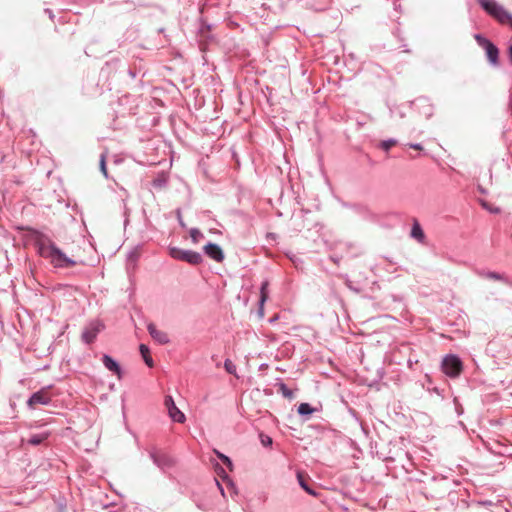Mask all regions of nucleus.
Returning a JSON list of instances; mask_svg holds the SVG:
<instances>
[{
    "mask_svg": "<svg viewBox=\"0 0 512 512\" xmlns=\"http://www.w3.org/2000/svg\"><path fill=\"white\" fill-rule=\"evenodd\" d=\"M36 245L39 254L50 261L55 268H68L74 266L76 261L66 256V254L56 246L48 236L41 234L37 240Z\"/></svg>",
    "mask_w": 512,
    "mask_h": 512,
    "instance_id": "1",
    "label": "nucleus"
},
{
    "mask_svg": "<svg viewBox=\"0 0 512 512\" xmlns=\"http://www.w3.org/2000/svg\"><path fill=\"white\" fill-rule=\"evenodd\" d=\"M481 9L500 25L512 30V14L496 0H476Z\"/></svg>",
    "mask_w": 512,
    "mask_h": 512,
    "instance_id": "2",
    "label": "nucleus"
},
{
    "mask_svg": "<svg viewBox=\"0 0 512 512\" xmlns=\"http://www.w3.org/2000/svg\"><path fill=\"white\" fill-rule=\"evenodd\" d=\"M121 67L122 60L118 58L107 61L100 70V78L108 82L109 86L120 84Z\"/></svg>",
    "mask_w": 512,
    "mask_h": 512,
    "instance_id": "3",
    "label": "nucleus"
},
{
    "mask_svg": "<svg viewBox=\"0 0 512 512\" xmlns=\"http://www.w3.org/2000/svg\"><path fill=\"white\" fill-rule=\"evenodd\" d=\"M474 39L477 44L485 51L486 58L492 67H499V54L498 47L488 38L482 34H475Z\"/></svg>",
    "mask_w": 512,
    "mask_h": 512,
    "instance_id": "4",
    "label": "nucleus"
},
{
    "mask_svg": "<svg viewBox=\"0 0 512 512\" xmlns=\"http://www.w3.org/2000/svg\"><path fill=\"white\" fill-rule=\"evenodd\" d=\"M441 368L445 375L450 378H455L462 372L463 363L459 356L455 354H448L443 358Z\"/></svg>",
    "mask_w": 512,
    "mask_h": 512,
    "instance_id": "5",
    "label": "nucleus"
},
{
    "mask_svg": "<svg viewBox=\"0 0 512 512\" xmlns=\"http://www.w3.org/2000/svg\"><path fill=\"white\" fill-rule=\"evenodd\" d=\"M169 255L176 260L184 261L191 265H198L203 261L202 255L199 252L184 250L178 247H170Z\"/></svg>",
    "mask_w": 512,
    "mask_h": 512,
    "instance_id": "6",
    "label": "nucleus"
},
{
    "mask_svg": "<svg viewBox=\"0 0 512 512\" xmlns=\"http://www.w3.org/2000/svg\"><path fill=\"white\" fill-rule=\"evenodd\" d=\"M51 386L43 387L40 390L34 392L27 400V407L29 409H35L37 405H50L52 398L48 394V389Z\"/></svg>",
    "mask_w": 512,
    "mask_h": 512,
    "instance_id": "7",
    "label": "nucleus"
},
{
    "mask_svg": "<svg viewBox=\"0 0 512 512\" xmlns=\"http://www.w3.org/2000/svg\"><path fill=\"white\" fill-rule=\"evenodd\" d=\"M164 405L172 421L176 423H184L186 421L185 414L176 406L172 396H165Z\"/></svg>",
    "mask_w": 512,
    "mask_h": 512,
    "instance_id": "8",
    "label": "nucleus"
},
{
    "mask_svg": "<svg viewBox=\"0 0 512 512\" xmlns=\"http://www.w3.org/2000/svg\"><path fill=\"white\" fill-rule=\"evenodd\" d=\"M410 105L426 119L431 118L434 113V107L427 97H418Z\"/></svg>",
    "mask_w": 512,
    "mask_h": 512,
    "instance_id": "9",
    "label": "nucleus"
},
{
    "mask_svg": "<svg viewBox=\"0 0 512 512\" xmlns=\"http://www.w3.org/2000/svg\"><path fill=\"white\" fill-rule=\"evenodd\" d=\"M103 328L104 325L100 321L91 322L82 332V341L86 344L93 343Z\"/></svg>",
    "mask_w": 512,
    "mask_h": 512,
    "instance_id": "10",
    "label": "nucleus"
},
{
    "mask_svg": "<svg viewBox=\"0 0 512 512\" xmlns=\"http://www.w3.org/2000/svg\"><path fill=\"white\" fill-rule=\"evenodd\" d=\"M149 456H150L151 460L153 461V463L161 470L168 469V468L172 467L174 464L173 459L165 453H158L156 451H151L149 453Z\"/></svg>",
    "mask_w": 512,
    "mask_h": 512,
    "instance_id": "11",
    "label": "nucleus"
},
{
    "mask_svg": "<svg viewBox=\"0 0 512 512\" xmlns=\"http://www.w3.org/2000/svg\"><path fill=\"white\" fill-rule=\"evenodd\" d=\"M204 253L211 259H213L216 262H221L224 259V252L222 248L213 242H208L204 246Z\"/></svg>",
    "mask_w": 512,
    "mask_h": 512,
    "instance_id": "12",
    "label": "nucleus"
},
{
    "mask_svg": "<svg viewBox=\"0 0 512 512\" xmlns=\"http://www.w3.org/2000/svg\"><path fill=\"white\" fill-rule=\"evenodd\" d=\"M149 335L160 345H166L170 342L168 334L164 331L158 330L154 323L147 325Z\"/></svg>",
    "mask_w": 512,
    "mask_h": 512,
    "instance_id": "13",
    "label": "nucleus"
},
{
    "mask_svg": "<svg viewBox=\"0 0 512 512\" xmlns=\"http://www.w3.org/2000/svg\"><path fill=\"white\" fill-rule=\"evenodd\" d=\"M141 73V69L131 67L125 61H122L120 83H126L128 80H134L138 74Z\"/></svg>",
    "mask_w": 512,
    "mask_h": 512,
    "instance_id": "14",
    "label": "nucleus"
},
{
    "mask_svg": "<svg viewBox=\"0 0 512 512\" xmlns=\"http://www.w3.org/2000/svg\"><path fill=\"white\" fill-rule=\"evenodd\" d=\"M102 363L104 367L109 370L110 372L117 375V377L120 379L122 376V368L117 360H115L113 357H111L108 354H104L102 356Z\"/></svg>",
    "mask_w": 512,
    "mask_h": 512,
    "instance_id": "15",
    "label": "nucleus"
},
{
    "mask_svg": "<svg viewBox=\"0 0 512 512\" xmlns=\"http://www.w3.org/2000/svg\"><path fill=\"white\" fill-rule=\"evenodd\" d=\"M477 274L481 277H485L492 280L501 281L509 286H512V281L505 275L494 271L479 270Z\"/></svg>",
    "mask_w": 512,
    "mask_h": 512,
    "instance_id": "16",
    "label": "nucleus"
},
{
    "mask_svg": "<svg viewBox=\"0 0 512 512\" xmlns=\"http://www.w3.org/2000/svg\"><path fill=\"white\" fill-rule=\"evenodd\" d=\"M410 236L412 238H414L415 240H417L419 243H423L425 240V233H424L420 223L416 219H414V221H413Z\"/></svg>",
    "mask_w": 512,
    "mask_h": 512,
    "instance_id": "17",
    "label": "nucleus"
},
{
    "mask_svg": "<svg viewBox=\"0 0 512 512\" xmlns=\"http://www.w3.org/2000/svg\"><path fill=\"white\" fill-rule=\"evenodd\" d=\"M296 478L299 486L309 495L317 496V492L308 484L305 475L301 471H297Z\"/></svg>",
    "mask_w": 512,
    "mask_h": 512,
    "instance_id": "18",
    "label": "nucleus"
},
{
    "mask_svg": "<svg viewBox=\"0 0 512 512\" xmlns=\"http://www.w3.org/2000/svg\"><path fill=\"white\" fill-rule=\"evenodd\" d=\"M50 432L45 431L39 434H33L30 436V438L27 440V443L32 446H38L42 444L45 440H47L50 436Z\"/></svg>",
    "mask_w": 512,
    "mask_h": 512,
    "instance_id": "19",
    "label": "nucleus"
},
{
    "mask_svg": "<svg viewBox=\"0 0 512 512\" xmlns=\"http://www.w3.org/2000/svg\"><path fill=\"white\" fill-rule=\"evenodd\" d=\"M139 351L141 353V356H142L145 364L148 367H153L154 361H153L152 357L150 356V349H149V347L147 345H145V344H140Z\"/></svg>",
    "mask_w": 512,
    "mask_h": 512,
    "instance_id": "20",
    "label": "nucleus"
},
{
    "mask_svg": "<svg viewBox=\"0 0 512 512\" xmlns=\"http://www.w3.org/2000/svg\"><path fill=\"white\" fill-rule=\"evenodd\" d=\"M315 411L316 409L306 402L301 403L297 409L298 414L306 419H308Z\"/></svg>",
    "mask_w": 512,
    "mask_h": 512,
    "instance_id": "21",
    "label": "nucleus"
},
{
    "mask_svg": "<svg viewBox=\"0 0 512 512\" xmlns=\"http://www.w3.org/2000/svg\"><path fill=\"white\" fill-rule=\"evenodd\" d=\"M214 453L215 455L217 456V458L219 460L222 461V463L230 470L232 471L233 468H234V465H233V462L232 460L230 459V457H228L227 455L223 454L222 452H220L219 450L217 449H214Z\"/></svg>",
    "mask_w": 512,
    "mask_h": 512,
    "instance_id": "22",
    "label": "nucleus"
},
{
    "mask_svg": "<svg viewBox=\"0 0 512 512\" xmlns=\"http://www.w3.org/2000/svg\"><path fill=\"white\" fill-rule=\"evenodd\" d=\"M278 386V391L282 394L283 397L287 398V399H293L294 398V392L288 388V386L283 383V382H280L277 384Z\"/></svg>",
    "mask_w": 512,
    "mask_h": 512,
    "instance_id": "23",
    "label": "nucleus"
},
{
    "mask_svg": "<svg viewBox=\"0 0 512 512\" xmlns=\"http://www.w3.org/2000/svg\"><path fill=\"white\" fill-rule=\"evenodd\" d=\"M167 177L164 174L158 175L155 179L152 181V186L154 188L162 189L166 187L167 185Z\"/></svg>",
    "mask_w": 512,
    "mask_h": 512,
    "instance_id": "24",
    "label": "nucleus"
},
{
    "mask_svg": "<svg viewBox=\"0 0 512 512\" xmlns=\"http://www.w3.org/2000/svg\"><path fill=\"white\" fill-rule=\"evenodd\" d=\"M189 234L192 242L195 244L204 238L203 233L198 228H191Z\"/></svg>",
    "mask_w": 512,
    "mask_h": 512,
    "instance_id": "25",
    "label": "nucleus"
},
{
    "mask_svg": "<svg viewBox=\"0 0 512 512\" xmlns=\"http://www.w3.org/2000/svg\"><path fill=\"white\" fill-rule=\"evenodd\" d=\"M397 144V140L395 138H389L387 140H383L380 143V148L384 151H388L392 146Z\"/></svg>",
    "mask_w": 512,
    "mask_h": 512,
    "instance_id": "26",
    "label": "nucleus"
},
{
    "mask_svg": "<svg viewBox=\"0 0 512 512\" xmlns=\"http://www.w3.org/2000/svg\"><path fill=\"white\" fill-rule=\"evenodd\" d=\"M218 475L222 478L223 481L227 482L228 485H230L232 488H234V483L230 479V477L226 474L224 469L222 467L217 468Z\"/></svg>",
    "mask_w": 512,
    "mask_h": 512,
    "instance_id": "27",
    "label": "nucleus"
},
{
    "mask_svg": "<svg viewBox=\"0 0 512 512\" xmlns=\"http://www.w3.org/2000/svg\"><path fill=\"white\" fill-rule=\"evenodd\" d=\"M224 368L225 370L229 373V374H232V375H235L236 374V366L235 364L229 360V359H226L224 361Z\"/></svg>",
    "mask_w": 512,
    "mask_h": 512,
    "instance_id": "28",
    "label": "nucleus"
},
{
    "mask_svg": "<svg viewBox=\"0 0 512 512\" xmlns=\"http://www.w3.org/2000/svg\"><path fill=\"white\" fill-rule=\"evenodd\" d=\"M480 204L481 206L486 209L487 211H489L490 213H493V214H498L500 212V208L498 207H492L488 202H486L485 200H481L480 201Z\"/></svg>",
    "mask_w": 512,
    "mask_h": 512,
    "instance_id": "29",
    "label": "nucleus"
},
{
    "mask_svg": "<svg viewBox=\"0 0 512 512\" xmlns=\"http://www.w3.org/2000/svg\"><path fill=\"white\" fill-rule=\"evenodd\" d=\"M267 286H268V282H263L261 284V288H260V304L261 305L266 301V299L268 297L267 292H266Z\"/></svg>",
    "mask_w": 512,
    "mask_h": 512,
    "instance_id": "30",
    "label": "nucleus"
},
{
    "mask_svg": "<svg viewBox=\"0 0 512 512\" xmlns=\"http://www.w3.org/2000/svg\"><path fill=\"white\" fill-rule=\"evenodd\" d=\"M99 166H100V170H101L102 174H103L106 178H108L105 154H101V156H100Z\"/></svg>",
    "mask_w": 512,
    "mask_h": 512,
    "instance_id": "31",
    "label": "nucleus"
},
{
    "mask_svg": "<svg viewBox=\"0 0 512 512\" xmlns=\"http://www.w3.org/2000/svg\"><path fill=\"white\" fill-rule=\"evenodd\" d=\"M331 0H321V3L311 5V8H313L316 11H322L326 9V7L330 4Z\"/></svg>",
    "mask_w": 512,
    "mask_h": 512,
    "instance_id": "32",
    "label": "nucleus"
},
{
    "mask_svg": "<svg viewBox=\"0 0 512 512\" xmlns=\"http://www.w3.org/2000/svg\"><path fill=\"white\" fill-rule=\"evenodd\" d=\"M260 439H261L262 445L265 446V447L271 446L272 443H273L272 438L267 436V435L261 434L260 435Z\"/></svg>",
    "mask_w": 512,
    "mask_h": 512,
    "instance_id": "33",
    "label": "nucleus"
},
{
    "mask_svg": "<svg viewBox=\"0 0 512 512\" xmlns=\"http://www.w3.org/2000/svg\"><path fill=\"white\" fill-rule=\"evenodd\" d=\"M342 205L346 208L354 209L357 212H362L364 210V208L358 204H349V203L344 202Z\"/></svg>",
    "mask_w": 512,
    "mask_h": 512,
    "instance_id": "34",
    "label": "nucleus"
},
{
    "mask_svg": "<svg viewBox=\"0 0 512 512\" xmlns=\"http://www.w3.org/2000/svg\"><path fill=\"white\" fill-rule=\"evenodd\" d=\"M137 259H138V253L137 252L130 251L128 253V261L129 262H134L135 263L137 261Z\"/></svg>",
    "mask_w": 512,
    "mask_h": 512,
    "instance_id": "35",
    "label": "nucleus"
},
{
    "mask_svg": "<svg viewBox=\"0 0 512 512\" xmlns=\"http://www.w3.org/2000/svg\"><path fill=\"white\" fill-rule=\"evenodd\" d=\"M389 110H390L391 115H393L395 113V110L392 107H389ZM396 112H397V114H398V116L400 118H404L405 117V112L402 111L401 109L397 108Z\"/></svg>",
    "mask_w": 512,
    "mask_h": 512,
    "instance_id": "36",
    "label": "nucleus"
},
{
    "mask_svg": "<svg viewBox=\"0 0 512 512\" xmlns=\"http://www.w3.org/2000/svg\"><path fill=\"white\" fill-rule=\"evenodd\" d=\"M176 214H177V219H178L179 225L181 227H185V224H184L183 219H182L181 210L177 209Z\"/></svg>",
    "mask_w": 512,
    "mask_h": 512,
    "instance_id": "37",
    "label": "nucleus"
},
{
    "mask_svg": "<svg viewBox=\"0 0 512 512\" xmlns=\"http://www.w3.org/2000/svg\"><path fill=\"white\" fill-rule=\"evenodd\" d=\"M454 403L456 405V412L458 415L463 413V408L458 404L457 398H454Z\"/></svg>",
    "mask_w": 512,
    "mask_h": 512,
    "instance_id": "38",
    "label": "nucleus"
},
{
    "mask_svg": "<svg viewBox=\"0 0 512 512\" xmlns=\"http://www.w3.org/2000/svg\"><path fill=\"white\" fill-rule=\"evenodd\" d=\"M409 147L415 150H422L423 147L420 143H410Z\"/></svg>",
    "mask_w": 512,
    "mask_h": 512,
    "instance_id": "39",
    "label": "nucleus"
},
{
    "mask_svg": "<svg viewBox=\"0 0 512 512\" xmlns=\"http://www.w3.org/2000/svg\"><path fill=\"white\" fill-rule=\"evenodd\" d=\"M346 285H347V287H348L350 290H352V291H354V292H357V293L359 292V289H358V288H355L354 286H352V284H351V281H350V280H347Z\"/></svg>",
    "mask_w": 512,
    "mask_h": 512,
    "instance_id": "40",
    "label": "nucleus"
},
{
    "mask_svg": "<svg viewBox=\"0 0 512 512\" xmlns=\"http://www.w3.org/2000/svg\"><path fill=\"white\" fill-rule=\"evenodd\" d=\"M45 13L49 16V18H50L51 20H53V19H54V13H53V11H52L51 9L46 8V9H45Z\"/></svg>",
    "mask_w": 512,
    "mask_h": 512,
    "instance_id": "41",
    "label": "nucleus"
},
{
    "mask_svg": "<svg viewBox=\"0 0 512 512\" xmlns=\"http://www.w3.org/2000/svg\"><path fill=\"white\" fill-rule=\"evenodd\" d=\"M507 52H508L509 61L512 64V44L509 45Z\"/></svg>",
    "mask_w": 512,
    "mask_h": 512,
    "instance_id": "42",
    "label": "nucleus"
},
{
    "mask_svg": "<svg viewBox=\"0 0 512 512\" xmlns=\"http://www.w3.org/2000/svg\"><path fill=\"white\" fill-rule=\"evenodd\" d=\"M215 481H216V484H217L221 494L224 495V489H223L222 485L217 480H215Z\"/></svg>",
    "mask_w": 512,
    "mask_h": 512,
    "instance_id": "43",
    "label": "nucleus"
},
{
    "mask_svg": "<svg viewBox=\"0 0 512 512\" xmlns=\"http://www.w3.org/2000/svg\"><path fill=\"white\" fill-rule=\"evenodd\" d=\"M204 29L209 30L210 29V25H206V24L203 23L201 28H200V31L203 32Z\"/></svg>",
    "mask_w": 512,
    "mask_h": 512,
    "instance_id": "44",
    "label": "nucleus"
},
{
    "mask_svg": "<svg viewBox=\"0 0 512 512\" xmlns=\"http://www.w3.org/2000/svg\"><path fill=\"white\" fill-rule=\"evenodd\" d=\"M478 190L481 194H486V190L483 187L478 186Z\"/></svg>",
    "mask_w": 512,
    "mask_h": 512,
    "instance_id": "45",
    "label": "nucleus"
},
{
    "mask_svg": "<svg viewBox=\"0 0 512 512\" xmlns=\"http://www.w3.org/2000/svg\"><path fill=\"white\" fill-rule=\"evenodd\" d=\"M158 31H159V33H163L164 32V28H160Z\"/></svg>",
    "mask_w": 512,
    "mask_h": 512,
    "instance_id": "46",
    "label": "nucleus"
},
{
    "mask_svg": "<svg viewBox=\"0 0 512 512\" xmlns=\"http://www.w3.org/2000/svg\"><path fill=\"white\" fill-rule=\"evenodd\" d=\"M398 7H399V6H398L396 3H394V9H396V10H397V9H398Z\"/></svg>",
    "mask_w": 512,
    "mask_h": 512,
    "instance_id": "47",
    "label": "nucleus"
},
{
    "mask_svg": "<svg viewBox=\"0 0 512 512\" xmlns=\"http://www.w3.org/2000/svg\"><path fill=\"white\" fill-rule=\"evenodd\" d=\"M434 391H435V393L439 394V389L438 388H435Z\"/></svg>",
    "mask_w": 512,
    "mask_h": 512,
    "instance_id": "48",
    "label": "nucleus"
}]
</instances>
